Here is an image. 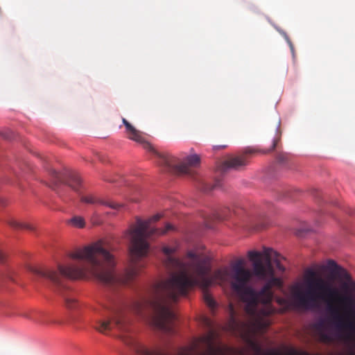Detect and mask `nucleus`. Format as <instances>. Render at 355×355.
Returning <instances> with one entry per match:
<instances>
[{
  "label": "nucleus",
  "mask_w": 355,
  "mask_h": 355,
  "mask_svg": "<svg viewBox=\"0 0 355 355\" xmlns=\"http://www.w3.org/2000/svg\"><path fill=\"white\" fill-rule=\"evenodd\" d=\"M188 255L192 258L191 264L200 276L198 286L202 290L203 300L209 308L214 309L216 303L208 291L209 287L214 283L229 282L232 291L245 304V311L251 318L248 322L237 320L230 306L232 328L241 329L246 336L261 333L267 328L269 323L263 318L274 311L271 305L274 297L272 288L283 286L282 279L275 277L270 263L264 266L261 261H255L252 272L245 267L244 260L239 259L232 265L230 271L227 268L218 269L210 275L208 257L194 252Z\"/></svg>",
  "instance_id": "1"
},
{
  "label": "nucleus",
  "mask_w": 355,
  "mask_h": 355,
  "mask_svg": "<svg viewBox=\"0 0 355 355\" xmlns=\"http://www.w3.org/2000/svg\"><path fill=\"white\" fill-rule=\"evenodd\" d=\"M161 218L160 214H156L148 220H137V226L130 231L131 263L123 274L115 272L114 256L112 253V249L103 240H99L71 252L69 254L71 261L66 265L59 264L58 271L51 269L30 270L35 275L49 280L55 291L60 293L65 288L62 277L79 279L91 275L106 286L127 285L139 274L144 267L139 260L146 257L148 252L149 245L146 239L153 235H164L174 230V227L170 223H166L164 229L150 227L151 223L156 222Z\"/></svg>",
  "instance_id": "2"
},
{
  "label": "nucleus",
  "mask_w": 355,
  "mask_h": 355,
  "mask_svg": "<svg viewBox=\"0 0 355 355\" xmlns=\"http://www.w3.org/2000/svg\"><path fill=\"white\" fill-rule=\"evenodd\" d=\"M306 288L303 291L298 284L291 288L295 306L309 309L320 300L327 302V310L332 324L339 331H349L355 335V298L351 295H340L330 282L320 277L312 269L305 272Z\"/></svg>",
  "instance_id": "3"
},
{
  "label": "nucleus",
  "mask_w": 355,
  "mask_h": 355,
  "mask_svg": "<svg viewBox=\"0 0 355 355\" xmlns=\"http://www.w3.org/2000/svg\"><path fill=\"white\" fill-rule=\"evenodd\" d=\"M122 122L125 126L127 138L140 144L145 150L155 155L159 159V164L171 174L193 175L196 170L200 166L201 157L199 155L191 154L180 159L167 152L161 153L146 140L143 132L137 130L125 118H122Z\"/></svg>",
  "instance_id": "4"
},
{
  "label": "nucleus",
  "mask_w": 355,
  "mask_h": 355,
  "mask_svg": "<svg viewBox=\"0 0 355 355\" xmlns=\"http://www.w3.org/2000/svg\"><path fill=\"white\" fill-rule=\"evenodd\" d=\"M281 139V134L277 133L275 137L272 140V144L270 148L267 150H260L255 148L248 147L241 153L229 157L223 162L225 169L241 170L247 166L251 157L254 155L261 153L268 154L273 151L277 146Z\"/></svg>",
  "instance_id": "5"
},
{
  "label": "nucleus",
  "mask_w": 355,
  "mask_h": 355,
  "mask_svg": "<svg viewBox=\"0 0 355 355\" xmlns=\"http://www.w3.org/2000/svg\"><path fill=\"white\" fill-rule=\"evenodd\" d=\"M323 269L329 271L334 277L340 281L342 288L346 293L355 291V281L352 279L347 270L338 265L336 261L331 259L328 260L327 264L323 266Z\"/></svg>",
  "instance_id": "6"
},
{
  "label": "nucleus",
  "mask_w": 355,
  "mask_h": 355,
  "mask_svg": "<svg viewBox=\"0 0 355 355\" xmlns=\"http://www.w3.org/2000/svg\"><path fill=\"white\" fill-rule=\"evenodd\" d=\"M42 183L53 190H57L62 184L67 185L76 192H80L83 188L81 179H44Z\"/></svg>",
  "instance_id": "7"
},
{
  "label": "nucleus",
  "mask_w": 355,
  "mask_h": 355,
  "mask_svg": "<svg viewBox=\"0 0 355 355\" xmlns=\"http://www.w3.org/2000/svg\"><path fill=\"white\" fill-rule=\"evenodd\" d=\"M263 253L266 257V263H263L264 266H267L270 263V266L273 267L272 265V261H273L279 271L282 272L285 271L284 266L281 263V259H283V257L277 252L270 248H266L264 250ZM272 268L275 271L274 268ZM274 275H275V273ZM275 277H277L276 276Z\"/></svg>",
  "instance_id": "8"
},
{
  "label": "nucleus",
  "mask_w": 355,
  "mask_h": 355,
  "mask_svg": "<svg viewBox=\"0 0 355 355\" xmlns=\"http://www.w3.org/2000/svg\"><path fill=\"white\" fill-rule=\"evenodd\" d=\"M198 188L203 192H210L214 190L220 189L223 185V179H210L207 181L205 179H198Z\"/></svg>",
  "instance_id": "9"
},
{
  "label": "nucleus",
  "mask_w": 355,
  "mask_h": 355,
  "mask_svg": "<svg viewBox=\"0 0 355 355\" xmlns=\"http://www.w3.org/2000/svg\"><path fill=\"white\" fill-rule=\"evenodd\" d=\"M49 175L53 178H80V175L75 171L68 168L62 170L51 169Z\"/></svg>",
  "instance_id": "10"
},
{
  "label": "nucleus",
  "mask_w": 355,
  "mask_h": 355,
  "mask_svg": "<svg viewBox=\"0 0 355 355\" xmlns=\"http://www.w3.org/2000/svg\"><path fill=\"white\" fill-rule=\"evenodd\" d=\"M80 201L84 203L87 204H105V201L101 200L99 198H97L94 196L92 195H87V196H83L80 197Z\"/></svg>",
  "instance_id": "11"
},
{
  "label": "nucleus",
  "mask_w": 355,
  "mask_h": 355,
  "mask_svg": "<svg viewBox=\"0 0 355 355\" xmlns=\"http://www.w3.org/2000/svg\"><path fill=\"white\" fill-rule=\"evenodd\" d=\"M8 224L11 227L16 228V229H26V230H33L34 229L31 225L21 223L15 219H10L8 221Z\"/></svg>",
  "instance_id": "12"
},
{
  "label": "nucleus",
  "mask_w": 355,
  "mask_h": 355,
  "mask_svg": "<svg viewBox=\"0 0 355 355\" xmlns=\"http://www.w3.org/2000/svg\"><path fill=\"white\" fill-rule=\"evenodd\" d=\"M70 223L72 225L76 227L83 228L85 225V221L84 218L79 216H73L71 220Z\"/></svg>",
  "instance_id": "13"
},
{
  "label": "nucleus",
  "mask_w": 355,
  "mask_h": 355,
  "mask_svg": "<svg viewBox=\"0 0 355 355\" xmlns=\"http://www.w3.org/2000/svg\"><path fill=\"white\" fill-rule=\"evenodd\" d=\"M261 254L257 251H249L248 252V257L250 260L254 261V263L257 261H261Z\"/></svg>",
  "instance_id": "14"
},
{
  "label": "nucleus",
  "mask_w": 355,
  "mask_h": 355,
  "mask_svg": "<svg viewBox=\"0 0 355 355\" xmlns=\"http://www.w3.org/2000/svg\"><path fill=\"white\" fill-rule=\"evenodd\" d=\"M65 304L66 306L69 309H73L77 307L78 302L76 300L73 298H66L65 299Z\"/></svg>",
  "instance_id": "15"
},
{
  "label": "nucleus",
  "mask_w": 355,
  "mask_h": 355,
  "mask_svg": "<svg viewBox=\"0 0 355 355\" xmlns=\"http://www.w3.org/2000/svg\"><path fill=\"white\" fill-rule=\"evenodd\" d=\"M288 157H289L288 154L284 153V152H281L277 154V160L279 163H284L288 161Z\"/></svg>",
  "instance_id": "16"
},
{
  "label": "nucleus",
  "mask_w": 355,
  "mask_h": 355,
  "mask_svg": "<svg viewBox=\"0 0 355 355\" xmlns=\"http://www.w3.org/2000/svg\"><path fill=\"white\" fill-rule=\"evenodd\" d=\"M13 275H14V271L12 268H6V270L4 274L6 278H7L11 281H13L14 280Z\"/></svg>",
  "instance_id": "17"
},
{
  "label": "nucleus",
  "mask_w": 355,
  "mask_h": 355,
  "mask_svg": "<svg viewBox=\"0 0 355 355\" xmlns=\"http://www.w3.org/2000/svg\"><path fill=\"white\" fill-rule=\"evenodd\" d=\"M103 205L107 206L114 209H119L122 207V205L114 203V202H108L105 201V204H103Z\"/></svg>",
  "instance_id": "18"
},
{
  "label": "nucleus",
  "mask_w": 355,
  "mask_h": 355,
  "mask_svg": "<svg viewBox=\"0 0 355 355\" xmlns=\"http://www.w3.org/2000/svg\"><path fill=\"white\" fill-rule=\"evenodd\" d=\"M277 302L280 304V305H283V306H287L288 305V302L286 300L284 299V298H279L277 300Z\"/></svg>",
  "instance_id": "19"
},
{
  "label": "nucleus",
  "mask_w": 355,
  "mask_h": 355,
  "mask_svg": "<svg viewBox=\"0 0 355 355\" xmlns=\"http://www.w3.org/2000/svg\"><path fill=\"white\" fill-rule=\"evenodd\" d=\"M321 337H322V340L324 341H330L331 340L330 336L329 335H327V334L322 333Z\"/></svg>",
  "instance_id": "20"
},
{
  "label": "nucleus",
  "mask_w": 355,
  "mask_h": 355,
  "mask_svg": "<svg viewBox=\"0 0 355 355\" xmlns=\"http://www.w3.org/2000/svg\"><path fill=\"white\" fill-rule=\"evenodd\" d=\"M98 216V213L96 211H94V213L91 217V220L92 221V223L94 224H97V223H96V221H95V218H97Z\"/></svg>",
  "instance_id": "21"
},
{
  "label": "nucleus",
  "mask_w": 355,
  "mask_h": 355,
  "mask_svg": "<svg viewBox=\"0 0 355 355\" xmlns=\"http://www.w3.org/2000/svg\"><path fill=\"white\" fill-rule=\"evenodd\" d=\"M226 147H227L226 145L215 146H214V150H220V149H224Z\"/></svg>",
  "instance_id": "22"
},
{
  "label": "nucleus",
  "mask_w": 355,
  "mask_h": 355,
  "mask_svg": "<svg viewBox=\"0 0 355 355\" xmlns=\"http://www.w3.org/2000/svg\"><path fill=\"white\" fill-rule=\"evenodd\" d=\"M214 218L216 219V220H223L224 218V216L220 215L219 214H216L214 216Z\"/></svg>",
  "instance_id": "23"
},
{
  "label": "nucleus",
  "mask_w": 355,
  "mask_h": 355,
  "mask_svg": "<svg viewBox=\"0 0 355 355\" xmlns=\"http://www.w3.org/2000/svg\"><path fill=\"white\" fill-rule=\"evenodd\" d=\"M287 40H288V43L289 44L290 49H291V51L293 53V51H294L293 44L289 40L287 39Z\"/></svg>",
  "instance_id": "24"
},
{
  "label": "nucleus",
  "mask_w": 355,
  "mask_h": 355,
  "mask_svg": "<svg viewBox=\"0 0 355 355\" xmlns=\"http://www.w3.org/2000/svg\"><path fill=\"white\" fill-rule=\"evenodd\" d=\"M33 320L35 322H37V323H40V324L44 323V322H43V321H42V320H39V319H36V318H35V319H33Z\"/></svg>",
  "instance_id": "25"
},
{
  "label": "nucleus",
  "mask_w": 355,
  "mask_h": 355,
  "mask_svg": "<svg viewBox=\"0 0 355 355\" xmlns=\"http://www.w3.org/2000/svg\"><path fill=\"white\" fill-rule=\"evenodd\" d=\"M98 159H99V160H101V162H104V159H103L101 156H98Z\"/></svg>",
  "instance_id": "26"
},
{
  "label": "nucleus",
  "mask_w": 355,
  "mask_h": 355,
  "mask_svg": "<svg viewBox=\"0 0 355 355\" xmlns=\"http://www.w3.org/2000/svg\"><path fill=\"white\" fill-rule=\"evenodd\" d=\"M3 137L5 138V139H9L10 137L7 135H3Z\"/></svg>",
  "instance_id": "27"
}]
</instances>
